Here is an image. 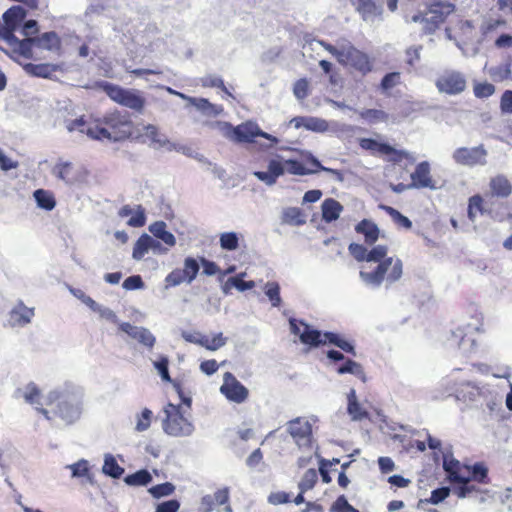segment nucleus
Listing matches in <instances>:
<instances>
[{
    "label": "nucleus",
    "instance_id": "nucleus-39",
    "mask_svg": "<svg viewBox=\"0 0 512 512\" xmlns=\"http://www.w3.org/2000/svg\"><path fill=\"white\" fill-rule=\"evenodd\" d=\"M102 470L104 474L115 479L120 478L124 473V468L117 463L116 459L112 455L105 457Z\"/></svg>",
    "mask_w": 512,
    "mask_h": 512
},
{
    "label": "nucleus",
    "instance_id": "nucleus-1",
    "mask_svg": "<svg viewBox=\"0 0 512 512\" xmlns=\"http://www.w3.org/2000/svg\"><path fill=\"white\" fill-rule=\"evenodd\" d=\"M68 131L78 130L93 140L123 142L130 140L135 134V125L127 112L114 109L102 116L93 117L87 121L84 116L67 123Z\"/></svg>",
    "mask_w": 512,
    "mask_h": 512
},
{
    "label": "nucleus",
    "instance_id": "nucleus-8",
    "mask_svg": "<svg viewBox=\"0 0 512 512\" xmlns=\"http://www.w3.org/2000/svg\"><path fill=\"white\" fill-rule=\"evenodd\" d=\"M222 127L224 136L236 143H253L257 137L268 139L272 143L278 142L276 137L262 131L253 121H246L237 126L224 122Z\"/></svg>",
    "mask_w": 512,
    "mask_h": 512
},
{
    "label": "nucleus",
    "instance_id": "nucleus-5",
    "mask_svg": "<svg viewBox=\"0 0 512 512\" xmlns=\"http://www.w3.org/2000/svg\"><path fill=\"white\" fill-rule=\"evenodd\" d=\"M319 44L343 66H350L362 75H366L372 70V64L368 55L352 44L343 46L340 49L324 40H320Z\"/></svg>",
    "mask_w": 512,
    "mask_h": 512
},
{
    "label": "nucleus",
    "instance_id": "nucleus-20",
    "mask_svg": "<svg viewBox=\"0 0 512 512\" xmlns=\"http://www.w3.org/2000/svg\"><path fill=\"white\" fill-rule=\"evenodd\" d=\"M53 173L57 178L63 180L68 184H73L82 178V173L79 167H76L71 162H59L54 167Z\"/></svg>",
    "mask_w": 512,
    "mask_h": 512
},
{
    "label": "nucleus",
    "instance_id": "nucleus-26",
    "mask_svg": "<svg viewBox=\"0 0 512 512\" xmlns=\"http://www.w3.org/2000/svg\"><path fill=\"white\" fill-rule=\"evenodd\" d=\"M36 47L48 51L60 52L62 48V41L58 34L54 31L45 32L40 36H35Z\"/></svg>",
    "mask_w": 512,
    "mask_h": 512
},
{
    "label": "nucleus",
    "instance_id": "nucleus-31",
    "mask_svg": "<svg viewBox=\"0 0 512 512\" xmlns=\"http://www.w3.org/2000/svg\"><path fill=\"white\" fill-rule=\"evenodd\" d=\"M348 406L347 411L354 420H362L368 417V412L361 406L357 400L356 392L351 389L347 395Z\"/></svg>",
    "mask_w": 512,
    "mask_h": 512
},
{
    "label": "nucleus",
    "instance_id": "nucleus-6",
    "mask_svg": "<svg viewBox=\"0 0 512 512\" xmlns=\"http://www.w3.org/2000/svg\"><path fill=\"white\" fill-rule=\"evenodd\" d=\"M285 171L289 174L300 176L317 173L315 166L311 169H307L302 162L298 160L289 159L283 164L276 159H272L268 164V171H256L254 172V176L267 185H273L276 183L278 177L282 176Z\"/></svg>",
    "mask_w": 512,
    "mask_h": 512
},
{
    "label": "nucleus",
    "instance_id": "nucleus-9",
    "mask_svg": "<svg viewBox=\"0 0 512 512\" xmlns=\"http://www.w3.org/2000/svg\"><path fill=\"white\" fill-rule=\"evenodd\" d=\"M359 146L363 150L370 151L373 155L385 156V160L393 164H400L405 161L406 165H413L416 161L411 153L396 149L388 143L378 142L372 138H361L359 140Z\"/></svg>",
    "mask_w": 512,
    "mask_h": 512
},
{
    "label": "nucleus",
    "instance_id": "nucleus-50",
    "mask_svg": "<svg viewBox=\"0 0 512 512\" xmlns=\"http://www.w3.org/2000/svg\"><path fill=\"white\" fill-rule=\"evenodd\" d=\"M200 343L206 349L215 351L225 345L226 339L223 337L222 333H218L212 337L203 338Z\"/></svg>",
    "mask_w": 512,
    "mask_h": 512
},
{
    "label": "nucleus",
    "instance_id": "nucleus-58",
    "mask_svg": "<svg viewBox=\"0 0 512 512\" xmlns=\"http://www.w3.org/2000/svg\"><path fill=\"white\" fill-rule=\"evenodd\" d=\"M135 339L139 343L149 348L153 347L155 344V337L153 334L148 329L143 327H140V330Z\"/></svg>",
    "mask_w": 512,
    "mask_h": 512
},
{
    "label": "nucleus",
    "instance_id": "nucleus-40",
    "mask_svg": "<svg viewBox=\"0 0 512 512\" xmlns=\"http://www.w3.org/2000/svg\"><path fill=\"white\" fill-rule=\"evenodd\" d=\"M150 241V235L144 233L142 234L137 241L134 244L132 257L135 260H141L144 255L150 250L149 249V242Z\"/></svg>",
    "mask_w": 512,
    "mask_h": 512
},
{
    "label": "nucleus",
    "instance_id": "nucleus-47",
    "mask_svg": "<svg viewBox=\"0 0 512 512\" xmlns=\"http://www.w3.org/2000/svg\"><path fill=\"white\" fill-rule=\"evenodd\" d=\"M265 294L271 301L272 306L279 307L281 305L280 286L277 282H268L265 285Z\"/></svg>",
    "mask_w": 512,
    "mask_h": 512
},
{
    "label": "nucleus",
    "instance_id": "nucleus-3",
    "mask_svg": "<svg viewBox=\"0 0 512 512\" xmlns=\"http://www.w3.org/2000/svg\"><path fill=\"white\" fill-rule=\"evenodd\" d=\"M511 194L512 183L507 176L497 174L491 177L488 183V191L484 196L476 194L469 198L467 209L469 220H475L476 212L497 218V199H507Z\"/></svg>",
    "mask_w": 512,
    "mask_h": 512
},
{
    "label": "nucleus",
    "instance_id": "nucleus-38",
    "mask_svg": "<svg viewBox=\"0 0 512 512\" xmlns=\"http://www.w3.org/2000/svg\"><path fill=\"white\" fill-rule=\"evenodd\" d=\"M132 139L145 141V139L150 140L153 143H162V139L160 138V133L158 128L153 124H147L143 126V133H138L135 129V134Z\"/></svg>",
    "mask_w": 512,
    "mask_h": 512
},
{
    "label": "nucleus",
    "instance_id": "nucleus-54",
    "mask_svg": "<svg viewBox=\"0 0 512 512\" xmlns=\"http://www.w3.org/2000/svg\"><path fill=\"white\" fill-rule=\"evenodd\" d=\"M293 93L299 100L305 99L309 95V82L306 78L297 80L293 87Z\"/></svg>",
    "mask_w": 512,
    "mask_h": 512
},
{
    "label": "nucleus",
    "instance_id": "nucleus-30",
    "mask_svg": "<svg viewBox=\"0 0 512 512\" xmlns=\"http://www.w3.org/2000/svg\"><path fill=\"white\" fill-rule=\"evenodd\" d=\"M177 95H179L183 99H188L190 103L195 106L197 109L206 112L211 115H219L223 112V107L221 105H215L209 102L206 98H191L186 97L182 93L176 92Z\"/></svg>",
    "mask_w": 512,
    "mask_h": 512
},
{
    "label": "nucleus",
    "instance_id": "nucleus-23",
    "mask_svg": "<svg viewBox=\"0 0 512 512\" xmlns=\"http://www.w3.org/2000/svg\"><path fill=\"white\" fill-rule=\"evenodd\" d=\"M355 232L363 235L365 244L370 246H373L378 241L380 235L378 226L369 219H363L357 223Z\"/></svg>",
    "mask_w": 512,
    "mask_h": 512
},
{
    "label": "nucleus",
    "instance_id": "nucleus-33",
    "mask_svg": "<svg viewBox=\"0 0 512 512\" xmlns=\"http://www.w3.org/2000/svg\"><path fill=\"white\" fill-rule=\"evenodd\" d=\"M465 466L466 465H461V463L455 459L444 460L443 468L447 472V478L451 485L457 480H460V477L465 474Z\"/></svg>",
    "mask_w": 512,
    "mask_h": 512
},
{
    "label": "nucleus",
    "instance_id": "nucleus-35",
    "mask_svg": "<svg viewBox=\"0 0 512 512\" xmlns=\"http://www.w3.org/2000/svg\"><path fill=\"white\" fill-rule=\"evenodd\" d=\"M336 371L338 374L350 373L358 377L363 382L366 381V374L362 365L354 360L347 359L344 364L337 367Z\"/></svg>",
    "mask_w": 512,
    "mask_h": 512
},
{
    "label": "nucleus",
    "instance_id": "nucleus-52",
    "mask_svg": "<svg viewBox=\"0 0 512 512\" xmlns=\"http://www.w3.org/2000/svg\"><path fill=\"white\" fill-rule=\"evenodd\" d=\"M330 512H359V510L350 505L344 495H340L330 507Z\"/></svg>",
    "mask_w": 512,
    "mask_h": 512
},
{
    "label": "nucleus",
    "instance_id": "nucleus-10",
    "mask_svg": "<svg viewBox=\"0 0 512 512\" xmlns=\"http://www.w3.org/2000/svg\"><path fill=\"white\" fill-rule=\"evenodd\" d=\"M163 430L166 434L174 437H185L194 431L193 424L183 415L180 405L169 403L165 409Z\"/></svg>",
    "mask_w": 512,
    "mask_h": 512
},
{
    "label": "nucleus",
    "instance_id": "nucleus-7",
    "mask_svg": "<svg viewBox=\"0 0 512 512\" xmlns=\"http://www.w3.org/2000/svg\"><path fill=\"white\" fill-rule=\"evenodd\" d=\"M97 86L106 93V95L115 103L127 107L136 112H142L146 100L141 91L135 89H126L119 85L100 81Z\"/></svg>",
    "mask_w": 512,
    "mask_h": 512
},
{
    "label": "nucleus",
    "instance_id": "nucleus-61",
    "mask_svg": "<svg viewBox=\"0 0 512 512\" xmlns=\"http://www.w3.org/2000/svg\"><path fill=\"white\" fill-rule=\"evenodd\" d=\"M72 294L81 300L85 305H87L93 311L99 310V305L85 292L81 289H71Z\"/></svg>",
    "mask_w": 512,
    "mask_h": 512
},
{
    "label": "nucleus",
    "instance_id": "nucleus-32",
    "mask_svg": "<svg viewBox=\"0 0 512 512\" xmlns=\"http://www.w3.org/2000/svg\"><path fill=\"white\" fill-rule=\"evenodd\" d=\"M342 209L343 207L338 201L332 198L326 199L322 203V218L326 222L335 221L339 218Z\"/></svg>",
    "mask_w": 512,
    "mask_h": 512
},
{
    "label": "nucleus",
    "instance_id": "nucleus-51",
    "mask_svg": "<svg viewBox=\"0 0 512 512\" xmlns=\"http://www.w3.org/2000/svg\"><path fill=\"white\" fill-rule=\"evenodd\" d=\"M175 490V487L170 482L157 484L149 489V492L154 498H161L164 496L171 495Z\"/></svg>",
    "mask_w": 512,
    "mask_h": 512
},
{
    "label": "nucleus",
    "instance_id": "nucleus-55",
    "mask_svg": "<svg viewBox=\"0 0 512 512\" xmlns=\"http://www.w3.org/2000/svg\"><path fill=\"white\" fill-rule=\"evenodd\" d=\"M41 396L40 389L34 383H29L23 394L25 401L29 404H35L39 402Z\"/></svg>",
    "mask_w": 512,
    "mask_h": 512
},
{
    "label": "nucleus",
    "instance_id": "nucleus-63",
    "mask_svg": "<svg viewBox=\"0 0 512 512\" xmlns=\"http://www.w3.org/2000/svg\"><path fill=\"white\" fill-rule=\"evenodd\" d=\"M179 508V501L171 499L158 504L155 512H178Z\"/></svg>",
    "mask_w": 512,
    "mask_h": 512
},
{
    "label": "nucleus",
    "instance_id": "nucleus-29",
    "mask_svg": "<svg viewBox=\"0 0 512 512\" xmlns=\"http://www.w3.org/2000/svg\"><path fill=\"white\" fill-rule=\"evenodd\" d=\"M25 72L34 77L40 78H50L51 75L59 70V66L57 64L51 63H27L23 66Z\"/></svg>",
    "mask_w": 512,
    "mask_h": 512
},
{
    "label": "nucleus",
    "instance_id": "nucleus-60",
    "mask_svg": "<svg viewBox=\"0 0 512 512\" xmlns=\"http://www.w3.org/2000/svg\"><path fill=\"white\" fill-rule=\"evenodd\" d=\"M311 164L316 167L317 172L324 171L331 174L337 181L342 182L344 180V175L342 171L338 169L328 168L323 166L316 158H313Z\"/></svg>",
    "mask_w": 512,
    "mask_h": 512
},
{
    "label": "nucleus",
    "instance_id": "nucleus-45",
    "mask_svg": "<svg viewBox=\"0 0 512 512\" xmlns=\"http://www.w3.org/2000/svg\"><path fill=\"white\" fill-rule=\"evenodd\" d=\"M220 246L224 250H236L239 246V238L235 232H225L220 235Z\"/></svg>",
    "mask_w": 512,
    "mask_h": 512
},
{
    "label": "nucleus",
    "instance_id": "nucleus-34",
    "mask_svg": "<svg viewBox=\"0 0 512 512\" xmlns=\"http://www.w3.org/2000/svg\"><path fill=\"white\" fill-rule=\"evenodd\" d=\"M33 195L38 207L47 211H51L55 208L56 200L51 191L37 189L34 191Z\"/></svg>",
    "mask_w": 512,
    "mask_h": 512
},
{
    "label": "nucleus",
    "instance_id": "nucleus-48",
    "mask_svg": "<svg viewBox=\"0 0 512 512\" xmlns=\"http://www.w3.org/2000/svg\"><path fill=\"white\" fill-rule=\"evenodd\" d=\"M152 417V411L148 408H144L142 412L137 415L135 430L138 432L146 431L151 425Z\"/></svg>",
    "mask_w": 512,
    "mask_h": 512
},
{
    "label": "nucleus",
    "instance_id": "nucleus-24",
    "mask_svg": "<svg viewBox=\"0 0 512 512\" xmlns=\"http://www.w3.org/2000/svg\"><path fill=\"white\" fill-rule=\"evenodd\" d=\"M465 475L479 485H487L490 483L488 468L483 462H476L473 465L465 466Z\"/></svg>",
    "mask_w": 512,
    "mask_h": 512
},
{
    "label": "nucleus",
    "instance_id": "nucleus-2",
    "mask_svg": "<svg viewBox=\"0 0 512 512\" xmlns=\"http://www.w3.org/2000/svg\"><path fill=\"white\" fill-rule=\"evenodd\" d=\"M348 250L358 262L378 263L372 271H360V277L365 283L378 287L385 279L393 283L402 277L403 263L399 258L387 257L386 245H376L368 250L363 244L351 243Z\"/></svg>",
    "mask_w": 512,
    "mask_h": 512
},
{
    "label": "nucleus",
    "instance_id": "nucleus-53",
    "mask_svg": "<svg viewBox=\"0 0 512 512\" xmlns=\"http://www.w3.org/2000/svg\"><path fill=\"white\" fill-rule=\"evenodd\" d=\"M473 90L477 98H488L494 94L495 86L488 82L476 83Z\"/></svg>",
    "mask_w": 512,
    "mask_h": 512
},
{
    "label": "nucleus",
    "instance_id": "nucleus-4",
    "mask_svg": "<svg viewBox=\"0 0 512 512\" xmlns=\"http://www.w3.org/2000/svg\"><path fill=\"white\" fill-rule=\"evenodd\" d=\"M46 405L51 406L52 408L50 410L37 408V411L47 420L60 418L70 424L78 419L81 414L79 402L59 391H52L48 394L46 398Z\"/></svg>",
    "mask_w": 512,
    "mask_h": 512
},
{
    "label": "nucleus",
    "instance_id": "nucleus-42",
    "mask_svg": "<svg viewBox=\"0 0 512 512\" xmlns=\"http://www.w3.org/2000/svg\"><path fill=\"white\" fill-rule=\"evenodd\" d=\"M383 209L390 215L394 223L399 227H403L405 229H410L412 227L411 220L408 217L401 214L395 208L390 206H383Z\"/></svg>",
    "mask_w": 512,
    "mask_h": 512
},
{
    "label": "nucleus",
    "instance_id": "nucleus-15",
    "mask_svg": "<svg viewBox=\"0 0 512 512\" xmlns=\"http://www.w3.org/2000/svg\"><path fill=\"white\" fill-rule=\"evenodd\" d=\"M435 85L440 92L455 95L465 90L466 79L460 72L446 71L437 78Z\"/></svg>",
    "mask_w": 512,
    "mask_h": 512
},
{
    "label": "nucleus",
    "instance_id": "nucleus-56",
    "mask_svg": "<svg viewBox=\"0 0 512 512\" xmlns=\"http://www.w3.org/2000/svg\"><path fill=\"white\" fill-rule=\"evenodd\" d=\"M450 493H452V487H441L431 492L430 498L427 500L431 504H438L445 500Z\"/></svg>",
    "mask_w": 512,
    "mask_h": 512
},
{
    "label": "nucleus",
    "instance_id": "nucleus-62",
    "mask_svg": "<svg viewBox=\"0 0 512 512\" xmlns=\"http://www.w3.org/2000/svg\"><path fill=\"white\" fill-rule=\"evenodd\" d=\"M70 469L72 471V476L74 477L86 476L89 472L88 462L82 459L77 463L70 465Z\"/></svg>",
    "mask_w": 512,
    "mask_h": 512
},
{
    "label": "nucleus",
    "instance_id": "nucleus-18",
    "mask_svg": "<svg viewBox=\"0 0 512 512\" xmlns=\"http://www.w3.org/2000/svg\"><path fill=\"white\" fill-rule=\"evenodd\" d=\"M410 186L417 189L429 188L435 189L436 185L431 176V167L428 161H422L415 167L414 172L410 175Z\"/></svg>",
    "mask_w": 512,
    "mask_h": 512
},
{
    "label": "nucleus",
    "instance_id": "nucleus-44",
    "mask_svg": "<svg viewBox=\"0 0 512 512\" xmlns=\"http://www.w3.org/2000/svg\"><path fill=\"white\" fill-rule=\"evenodd\" d=\"M506 21L504 19H490L481 25V35L484 39L489 38L499 27L505 26Z\"/></svg>",
    "mask_w": 512,
    "mask_h": 512
},
{
    "label": "nucleus",
    "instance_id": "nucleus-21",
    "mask_svg": "<svg viewBox=\"0 0 512 512\" xmlns=\"http://www.w3.org/2000/svg\"><path fill=\"white\" fill-rule=\"evenodd\" d=\"M34 315L32 308H28L23 302H19L9 313L8 324L11 327L28 324Z\"/></svg>",
    "mask_w": 512,
    "mask_h": 512
},
{
    "label": "nucleus",
    "instance_id": "nucleus-19",
    "mask_svg": "<svg viewBox=\"0 0 512 512\" xmlns=\"http://www.w3.org/2000/svg\"><path fill=\"white\" fill-rule=\"evenodd\" d=\"M483 492L484 490L479 487V484L466 477L465 474L452 484V493L461 499L477 496Z\"/></svg>",
    "mask_w": 512,
    "mask_h": 512
},
{
    "label": "nucleus",
    "instance_id": "nucleus-11",
    "mask_svg": "<svg viewBox=\"0 0 512 512\" xmlns=\"http://www.w3.org/2000/svg\"><path fill=\"white\" fill-rule=\"evenodd\" d=\"M455 11V5L449 2H433L424 16H414L415 22L421 20L425 23V29L428 32L435 31L447 17Z\"/></svg>",
    "mask_w": 512,
    "mask_h": 512
},
{
    "label": "nucleus",
    "instance_id": "nucleus-17",
    "mask_svg": "<svg viewBox=\"0 0 512 512\" xmlns=\"http://www.w3.org/2000/svg\"><path fill=\"white\" fill-rule=\"evenodd\" d=\"M487 152L484 147L457 148L453 153V159L456 163L465 166L483 165L486 163Z\"/></svg>",
    "mask_w": 512,
    "mask_h": 512
},
{
    "label": "nucleus",
    "instance_id": "nucleus-49",
    "mask_svg": "<svg viewBox=\"0 0 512 512\" xmlns=\"http://www.w3.org/2000/svg\"><path fill=\"white\" fill-rule=\"evenodd\" d=\"M292 122L294 123L296 128L304 126L309 130H317L322 126L325 122L323 120H319L317 118H306V117H295Z\"/></svg>",
    "mask_w": 512,
    "mask_h": 512
},
{
    "label": "nucleus",
    "instance_id": "nucleus-12",
    "mask_svg": "<svg viewBox=\"0 0 512 512\" xmlns=\"http://www.w3.org/2000/svg\"><path fill=\"white\" fill-rule=\"evenodd\" d=\"M199 270V262L193 257H186L182 269L176 268L165 277V287H175L184 282L190 284L196 279Z\"/></svg>",
    "mask_w": 512,
    "mask_h": 512
},
{
    "label": "nucleus",
    "instance_id": "nucleus-27",
    "mask_svg": "<svg viewBox=\"0 0 512 512\" xmlns=\"http://www.w3.org/2000/svg\"><path fill=\"white\" fill-rule=\"evenodd\" d=\"M4 40L13 48L15 53L25 58H32V48L33 46H36L35 37H28L20 40L14 35L13 39Z\"/></svg>",
    "mask_w": 512,
    "mask_h": 512
},
{
    "label": "nucleus",
    "instance_id": "nucleus-16",
    "mask_svg": "<svg viewBox=\"0 0 512 512\" xmlns=\"http://www.w3.org/2000/svg\"><path fill=\"white\" fill-rule=\"evenodd\" d=\"M223 378L224 382L220 387V392L229 401L243 403L248 398V389L231 372H226Z\"/></svg>",
    "mask_w": 512,
    "mask_h": 512
},
{
    "label": "nucleus",
    "instance_id": "nucleus-43",
    "mask_svg": "<svg viewBox=\"0 0 512 512\" xmlns=\"http://www.w3.org/2000/svg\"><path fill=\"white\" fill-rule=\"evenodd\" d=\"M317 479H318V475H317L316 470L314 468L308 469L304 473V475L298 485L301 492L305 493L306 491L312 489L315 486Z\"/></svg>",
    "mask_w": 512,
    "mask_h": 512
},
{
    "label": "nucleus",
    "instance_id": "nucleus-57",
    "mask_svg": "<svg viewBox=\"0 0 512 512\" xmlns=\"http://www.w3.org/2000/svg\"><path fill=\"white\" fill-rule=\"evenodd\" d=\"M202 85L204 87H216L221 89L225 94L232 96L228 88L225 86L224 81L220 77L207 76L202 79Z\"/></svg>",
    "mask_w": 512,
    "mask_h": 512
},
{
    "label": "nucleus",
    "instance_id": "nucleus-59",
    "mask_svg": "<svg viewBox=\"0 0 512 512\" xmlns=\"http://www.w3.org/2000/svg\"><path fill=\"white\" fill-rule=\"evenodd\" d=\"M291 501V495L285 491L272 492L268 496V502L273 505L286 504Z\"/></svg>",
    "mask_w": 512,
    "mask_h": 512
},
{
    "label": "nucleus",
    "instance_id": "nucleus-14",
    "mask_svg": "<svg viewBox=\"0 0 512 512\" xmlns=\"http://www.w3.org/2000/svg\"><path fill=\"white\" fill-rule=\"evenodd\" d=\"M26 10L19 5H14L3 14V24L0 23V36L3 39H13L16 29L26 18Z\"/></svg>",
    "mask_w": 512,
    "mask_h": 512
},
{
    "label": "nucleus",
    "instance_id": "nucleus-41",
    "mask_svg": "<svg viewBox=\"0 0 512 512\" xmlns=\"http://www.w3.org/2000/svg\"><path fill=\"white\" fill-rule=\"evenodd\" d=\"M323 336L327 339V343H330V344H333V345L339 347L344 352L351 353V354L355 355L354 346L350 342L339 337V335H337L333 332H325L323 334Z\"/></svg>",
    "mask_w": 512,
    "mask_h": 512
},
{
    "label": "nucleus",
    "instance_id": "nucleus-37",
    "mask_svg": "<svg viewBox=\"0 0 512 512\" xmlns=\"http://www.w3.org/2000/svg\"><path fill=\"white\" fill-rule=\"evenodd\" d=\"M152 481L150 472L141 469L133 474H129L124 478V482L129 486H146Z\"/></svg>",
    "mask_w": 512,
    "mask_h": 512
},
{
    "label": "nucleus",
    "instance_id": "nucleus-64",
    "mask_svg": "<svg viewBox=\"0 0 512 512\" xmlns=\"http://www.w3.org/2000/svg\"><path fill=\"white\" fill-rule=\"evenodd\" d=\"M501 111L504 113L511 114L512 113V90H506L502 96L500 101Z\"/></svg>",
    "mask_w": 512,
    "mask_h": 512
},
{
    "label": "nucleus",
    "instance_id": "nucleus-25",
    "mask_svg": "<svg viewBox=\"0 0 512 512\" xmlns=\"http://www.w3.org/2000/svg\"><path fill=\"white\" fill-rule=\"evenodd\" d=\"M150 233L161 240L168 248L176 245L175 236L167 230V224L164 221H156L149 226Z\"/></svg>",
    "mask_w": 512,
    "mask_h": 512
},
{
    "label": "nucleus",
    "instance_id": "nucleus-28",
    "mask_svg": "<svg viewBox=\"0 0 512 512\" xmlns=\"http://www.w3.org/2000/svg\"><path fill=\"white\" fill-rule=\"evenodd\" d=\"M299 323L304 328L300 334V341L303 344L317 347L327 343V339L323 336L324 333H321L316 329H311V327L302 320H300Z\"/></svg>",
    "mask_w": 512,
    "mask_h": 512
},
{
    "label": "nucleus",
    "instance_id": "nucleus-46",
    "mask_svg": "<svg viewBox=\"0 0 512 512\" xmlns=\"http://www.w3.org/2000/svg\"><path fill=\"white\" fill-rule=\"evenodd\" d=\"M284 220L292 225H302L305 223V216L301 209L292 207L285 210Z\"/></svg>",
    "mask_w": 512,
    "mask_h": 512
},
{
    "label": "nucleus",
    "instance_id": "nucleus-13",
    "mask_svg": "<svg viewBox=\"0 0 512 512\" xmlns=\"http://www.w3.org/2000/svg\"><path fill=\"white\" fill-rule=\"evenodd\" d=\"M289 433L300 449L311 451L313 448L312 426L304 418H296L289 423Z\"/></svg>",
    "mask_w": 512,
    "mask_h": 512
},
{
    "label": "nucleus",
    "instance_id": "nucleus-22",
    "mask_svg": "<svg viewBox=\"0 0 512 512\" xmlns=\"http://www.w3.org/2000/svg\"><path fill=\"white\" fill-rule=\"evenodd\" d=\"M156 369L158 370L161 378L163 381L165 382H172L173 383V386L176 390V392L178 393L179 397L181 398L182 402L187 405L188 407L191 406V398L190 397H186L184 395V392L182 390V386L179 382L177 381H172L171 380V377H170V374H169V369H168V366H169V361L166 357H162L160 358L158 361H156L154 363Z\"/></svg>",
    "mask_w": 512,
    "mask_h": 512
},
{
    "label": "nucleus",
    "instance_id": "nucleus-36",
    "mask_svg": "<svg viewBox=\"0 0 512 512\" xmlns=\"http://www.w3.org/2000/svg\"><path fill=\"white\" fill-rule=\"evenodd\" d=\"M351 3L364 20L378 13L374 0H351Z\"/></svg>",
    "mask_w": 512,
    "mask_h": 512
}]
</instances>
